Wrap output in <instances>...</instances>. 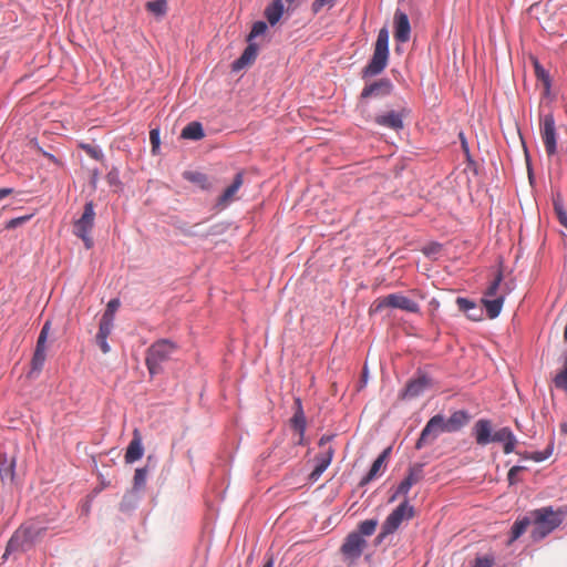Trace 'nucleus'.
I'll list each match as a JSON object with an SVG mask.
<instances>
[{
  "instance_id": "obj_1",
  "label": "nucleus",
  "mask_w": 567,
  "mask_h": 567,
  "mask_svg": "<svg viewBox=\"0 0 567 567\" xmlns=\"http://www.w3.org/2000/svg\"><path fill=\"white\" fill-rule=\"evenodd\" d=\"M530 516L534 524L532 537L539 540L563 523L565 512L561 509L554 511L553 507L547 506L530 512Z\"/></svg>"
},
{
  "instance_id": "obj_2",
  "label": "nucleus",
  "mask_w": 567,
  "mask_h": 567,
  "mask_svg": "<svg viewBox=\"0 0 567 567\" xmlns=\"http://www.w3.org/2000/svg\"><path fill=\"white\" fill-rule=\"evenodd\" d=\"M177 346L167 339L154 342L146 351L145 363L151 375L163 371V364L176 352Z\"/></svg>"
},
{
  "instance_id": "obj_3",
  "label": "nucleus",
  "mask_w": 567,
  "mask_h": 567,
  "mask_svg": "<svg viewBox=\"0 0 567 567\" xmlns=\"http://www.w3.org/2000/svg\"><path fill=\"white\" fill-rule=\"evenodd\" d=\"M389 59V32L386 28L379 31L372 59L363 69V76L380 74L386 66Z\"/></svg>"
},
{
  "instance_id": "obj_4",
  "label": "nucleus",
  "mask_w": 567,
  "mask_h": 567,
  "mask_svg": "<svg viewBox=\"0 0 567 567\" xmlns=\"http://www.w3.org/2000/svg\"><path fill=\"white\" fill-rule=\"evenodd\" d=\"M41 534L42 529L35 526L34 523H28L22 525L20 528L16 530V533L8 542L4 556L11 551L29 549L33 545V543L41 536Z\"/></svg>"
},
{
  "instance_id": "obj_5",
  "label": "nucleus",
  "mask_w": 567,
  "mask_h": 567,
  "mask_svg": "<svg viewBox=\"0 0 567 567\" xmlns=\"http://www.w3.org/2000/svg\"><path fill=\"white\" fill-rule=\"evenodd\" d=\"M385 308L400 309L411 313L420 312L419 303L400 292L375 299L371 306V311L380 312Z\"/></svg>"
},
{
  "instance_id": "obj_6",
  "label": "nucleus",
  "mask_w": 567,
  "mask_h": 567,
  "mask_svg": "<svg viewBox=\"0 0 567 567\" xmlns=\"http://www.w3.org/2000/svg\"><path fill=\"white\" fill-rule=\"evenodd\" d=\"M94 220V204L93 202H89L84 206L82 216L73 224V234L83 240L86 249H91L93 247V239L90 234L93 229Z\"/></svg>"
},
{
  "instance_id": "obj_7",
  "label": "nucleus",
  "mask_w": 567,
  "mask_h": 567,
  "mask_svg": "<svg viewBox=\"0 0 567 567\" xmlns=\"http://www.w3.org/2000/svg\"><path fill=\"white\" fill-rule=\"evenodd\" d=\"M414 516V507L404 499L384 520L381 536L394 533L403 520H409Z\"/></svg>"
},
{
  "instance_id": "obj_8",
  "label": "nucleus",
  "mask_w": 567,
  "mask_h": 567,
  "mask_svg": "<svg viewBox=\"0 0 567 567\" xmlns=\"http://www.w3.org/2000/svg\"><path fill=\"white\" fill-rule=\"evenodd\" d=\"M540 135L548 156L557 152V134L555 120L551 114H546L540 120Z\"/></svg>"
},
{
  "instance_id": "obj_9",
  "label": "nucleus",
  "mask_w": 567,
  "mask_h": 567,
  "mask_svg": "<svg viewBox=\"0 0 567 567\" xmlns=\"http://www.w3.org/2000/svg\"><path fill=\"white\" fill-rule=\"evenodd\" d=\"M447 433L443 423V415L437 414L431 417L421 432L416 443L417 447L432 443L440 434Z\"/></svg>"
},
{
  "instance_id": "obj_10",
  "label": "nucleus",
  "mask_w": 567,
  "mask_h": 567,
  "mask_svg": "<svg viewBox=\"0 0 567 567\" xmlns=\"http://www.w3.org/2000/svg\"><path fill=\"white\" fill-rule=\"evenodd\" d=\"M424 478L422 465H414L409 468L406 477L399 484L394 494L390 497V502H394L399 496H406L411 487L420 483Z\"/></svg>"
},
{
  "instance_id": "obj_11",
  "label": "nucleus",
  "mask_w": 567,
  "mask_h": 567,
  "mask_svg": "<svg viewBox=\"0 0 567 567\" xmlns=\"http://www.w3.org/2000/svg\"><path fill=\"white\" fill-rule=\"evenodd\" d=\"M367 542L364 538L358 533H351L347 536L341 551L348 559H357L361 556L363 548L365 547Z\"/></svg>"
},
{
  "instance_id": "obj_12",
  "label": "nucleus",
  "mask_w": 567,
  "mask_h": 567,
  "mask_svg": "<svg viewBox=\"0 0 567 567\" xmlns=\"http://www.w3.org/2000/svg\"><path fill=\"white\" fill-rule=\"evenodd\" d=\"M244 184V173L239 172L236 174L233 183L223 192L217 199V205L221 208L228 206L233 200L236 199V195Z\"/></svg>"
},
{
  "instance_id": "obj_13",
  "label": "nucleus",
  "mask_w": 567,
  "mask_h": 567,
  "mask_svg": "<svg viewBox=\"0 0 567 567\" xmlns=\"http://www.w3.org/2000/svg\"><path fill=\"white\" fill-rule=\"evenodd\" d=\"M394 38L399 42H406L410 39L411 27L406 13L398 10L394 14Z\"/></svg>"
},
{
  "instance_id": "obj_14",
  "label": "nucleus",
  "mask_w": 567,
  "mask_h": 567,
  "mask_svg": "<svg viewBox=\"0 0 567 567\" xmlns=\"http://www.w3.org/2000/svg\"><path fill=\"white\" fill-rule=\"evenodd\" d=\"M374 122L383 127L399 131L403 128V113L396 111H390L385 114L377 115Z\"/></svg>"
},
{
  "instance_id": "obj_15",
  "label": "nucleus",
  "mask_w": 567,
  "mask_h": 567,
  "mask_svg": "<svg viewBox=\"0 0 567 567\" xmlns=\"http://www.w3.org/2000/svg\"><path fill=\"white\" fill-rule=\"evenodd\" d=\"M473 433L478 445L492 443L494 432L491 421L485 419L478 420L473 427Z\"/></svg>"
},
{
  "instance_id": "obj_16",
  "label": "nucleus",
  "mask_w": 567,
  "mask_h": 567,
  "mask_svg": "<svg viewBox=\"0 0 567 567\" xmlns=\"http://www.w3.org/2000/svg\"><path fill=\"white\" fill-rule=\"evenodd\" d=\"M492 442L503 444L504 453L509 454L514 452L517 440L509 427H502L493 433Z\"/></svg>"
},
{
  "instance_id": "obj_17",
  "label": "nucleus",
  "mask_w": 567,
  "mask_h": 567,
  "mask_svg": "<svg viewBox=\"0 0 567 567\" xmlns=\"http://www.w3.org/2000/svg\"><path fill=\"white\" fill-rule=\"evenodd\" d=\"M393 89L392 83L388 79H381L379 81L373 82L370 85H367L361 93L363 99L370 96H384L391 93Z\"/></svg>"
},
{
  "instance_id": "obj_18",
  "label": "nucleus",
  "mask_w": 567,
  "mask_h": 567,
  "mask_svg": "<svg viewBox=\"0 0 567 567\" xmlns=\"http://www.w3.org/2000/svg\"><path fill=\"white\" fill-rule=\"evenodd\" d=\"M470 421V416L465 411H456L449 419L443 416V423L447 433L456 432L465 426Z\"/></svg>"
},
{
  "instance_id": "obj_19",
  "label": "nucleus",
  "mask_w": 567,
  "mask_h": 567,
  "mask_svg": "<svg viewBox=\"0 0 567 567\" xmlns=\"http://www.w3.org/2000/svg\"><path fill=\"white\" fill-rule=\"evenodd\" d=\"M505 300V293H501L495 298H482V303L486 309L489 319H495L502 311Z\"/></svg>"
},
{
  "instance_id": "obj_20",
  "label": "nucleus",
  "mask_w": 567,
  "mask_h": 567,
  "mask_svg": "<svg viewBox=\"0 0 567 567\" xmlns=\"http://www.w3.org/2000/svg\"><path fill=\"white\" fill-rule=\"evenodd\" d=\"M456 305L461 311L466 313L468 319L474 321L482 319V310L476 307L475 302L466 298L458 297L456 299Z\"/></svg>"
},
{
  "instance_id": "obj_21",
  "label": "nucleus",
  "mask_w": 567,
  "mask_h": 567,
  "mask_svg": "<svg viewBox=\"0 0 567 567\" xmlns=\"http://www.w3.org/2000/svg\"><path fill=\"white\" fill-rule=\"evenodd\" d=\"M258 48L254 43H249L245 49L239 59L233 63V69L238 71L249 64H251L257 58Z\"/></svg>"
},
{
  "instance_id": "obj_22",
  "label": "nucleus",
  "mask_w": 567,
  "mask_h": 567,
  "mask_svg": "<svg viewBox=\"0 0 567 567\" xmlns=\"http://www.w3.org/2000/svg\"><path fill=\"white\" fill-rule=\"evenodd\" d=\"M143 456V445H142V437L140 433L135 430L134 436L132 441L130 442L126 454H125V461H137Z\"/></svg>"
},
{
  "instance_id": "obj_23",
  "label": "nucleus",
  "mask_w": 567,
  "mask_h": 567,
  "mask_svg": "<svg viewBox=\"0 0 567 567\" xmlns=\"http://www.w3.org/2000/svg\"><path fill=\"white\" fill-rule=\"evenodd\" d=\"M285 7L282 0H272L265 9V17L270 25H275L282 17Z\"/></svg>"
},
{
  "instance_id": "obj_24",
  "label": "nucleus",
  "mask_w": 567,
  "mask_h": 567,
  "mask_svg": "<svg viewBox=\"0 0 567 567\" xmlns=\"http://www.w3.org/2000/svg\"><path fill=\"white\" fill-rule=\"evenodd\" d=\"M297 411L295 412L291 419V426L295 432L302 439L305 430H306V417L302 411V405L300 399H296Z\"/></svg>"
},
{
  "instance_id": "obj_25",
  "label": "nucleus",
  "mask_w": 567,
  "mask_h": 567,
  "mask_svg": "<svg viewBox=\"0 0 567 567\" xmlns=\"http://www.w3.org/2000/svg\"><path fill=\"white\" fill-rule=\"evenodd\" d=\"M183 177L204 190L209 189L212 186L208 176L197 171H185Z\"/></svg>"
},
{
  "instance_id": "obj_26",
  "label": "nucleus",
  "mask_w": 567,
  "mask_h": 567,
  "mask_svg": "<svg viewBox=\"0 0 567 567\" xmlns=\"http://www.w3.org/2000/svg\"><path fill=\"white\" fill-rule=\"evenodd\" d=\"M427 386V380L425 378H419L416 380H412L408 383L405 391H404V398H415L420 395Z\"/></svg>"
},
{
  "instance_id": "obj_27",
  "label": "nucleus",
  "mask_w": 567,
  "mask_h": 567,
  "mask_svg": "<svg viewBox=\"0 0 567 567\" xmlns=\"http://www.w3.org/2000/svg\"><path fill=\"white\" fill-rule=\"evenodd\" d=\"M182 137L186 140L198 141L205 136L203 126L199 122H190L182 131Z\"/></svg>"
},
{
  "instance_id": "obj_28",
  "label": "nucleus",
  "mask_w": 567,
  "mask_h": 567,
  "mask_svg": "<svg viewBox=\"0 0 567 567\" xmlns=\"http://www.w3.org/2000/svg\"><path fill=\"white\" fill-rule=\"evenodd\" d=\"M533 523L532 516L524 517L522 519L516 520L512 526V535L509 542L513 543L518 539L527 529V527Z\"/></svg>"
},
{
  "instance_id": "obj_29",
  "label": "nucleus",
  "mask_w": 567,
  "mask_h": 567,
  "mask_svg": "<svg viewBox=\"0 0 567 567\" xmlns=\"http://www.w3.org/2000/svg\"><path fill=\"white\" fill-rule=\"evenodd\" d=\"M45 351H47L45 346L37 344L35 351L33 353L32 362H31L33 371H38V372L41 371V369L45 362V358H47Z\"/></svg>"
},
{
  "instance_id": "obj_30",
  "label": "nucleus",
  "mask_w": 567,
  "mask_h": 567,
  "mask_svg": "<svg viewBox=\"0 0 567 567\" xmlns=\"http://www.w3.org/2000/svg\"><path fill=\"white\" fill-rule=\"evenodd\" d=\"M503 281V272L499 270L494 280L489 284V286L487 287L486 291L484 292V298H495V297H498L499 295L497 293L498 292V289H499V286H501V282Z\"/></svg>"
},
{
  "instance_id": "obj_31",
  "label": "nucleus",
  "mask_w": 567,
  "mask_h": 567,
  "mask_svg": "<svg viewBox=\"0 0 567 567\" xmlns=\"http://www.w3.org/2000/svg\"><path fill=\"white\" fill-rule=\"evenodd\" d=\"M331 437H321L319 445L321 449V456L318 461H331L333 457V450L331 447Z\"/></svg>"
},
{
  "instance_id": "obj_32",
  "label": "nucleus",
  "mask_w": 567,
  "mask_h": 567,
  "mask_svg": "<svg viewBox=\"0 0 567 567\" xmlns=\"http://www.w3.org/2000/svg\"><path fill=\"white\" fill-rule=\"evenodd\" d=\"M554 383L556 388L566 391L567 390V354L564 360L563 370L555 377Z\"/></svg>"
},
{
  "instance_id": "obj_33",
  "label": "nucleus",
  "mask_w": 567,
  "mask_h": 567,
  "mask_svg": "<svg viewBox=\"0 0 567 567\" xmlns=\"http://www.w3.org/2000/svg\"><path fill=\"white\" fill-rule=\"evenodd\" d=\"M378 522L375 519H367L360 523L359 530L357 532L362 537L363 536H371L377 528Z\"/></svg>"
},
{
  "instance_id": "obj_34",
  "label": "nucleus",
  "mask_w": 567,
  "mask_h": 567,
  "mask_svg": "<svg viewBox=\"0 0 567 567\" xmlns=\"http://www.w3.org/2000/svg\"><path fill=\"white\" fill-rule=\"evenodd\" d=\"M383 464L384 463H372V467L370 468L369 473L361 478L360 485L370 483L380 474L381 471H384Z\"/></svg>"
},
{
  "instance_id": "obj_35",
  "label": "nucleus",
  "mask_w": 567,
  "mask_h": 567,
  "mask_svg": "<svg viewBox=\"0 0 567 567\" xmlns=\"http://www.w3.org/2000/svg\"><path fill=\"white\" fill-rule=\"evenodd\" d=\"M120 300L114 298V299H111L107 305H106V309L104 311V313L102 315V318L103 319H106V320H111V321H114V316H115V312L117 311V309L120 308Z\"/></svg>"
},
{
  "instance_id": "obj_36",
  "label": "nucleus",
  "mask_w": 567,
  "mask_h": 567,
  "mask_svg": "<svg viewBox=\"0 0 567 567\" xmlns=\"http://www.w3.org/2000/svg\"><path fill=\"white\" fill-rule=\"evenodd\" d=\"M148 11L154 14L162 16L166 12V0H154L146 4Z\"/></svg>"
},
{
  "instance_id": "obj_37",
  "label": "nucleus",
  "mask_w": 567,
  "mask_h": 567,
  "mask_svg": "<svg viewBox=\"0 0 567 567\" xmlns=\"http://www.w3.org/2000/svg\"><path fill=\"white\" fill-rule=\"evenodd\" d=\"M16 463H0V478L13 481Z\"/></svg>"
},
{
  "instance_id": "obj_38",
  "label": "nucleus",
  "mask_w": 567,
  "mask_h": 567,
  "mask_svg": "<svg viewBox=\"0 0 567 567\" xmlns=\"http://www.w3.org/2000/svg\"><path fill=\"white\" fill-rule=\"evenodd\" d=\"M147 466L137 468L134 475V489H141L145 486Z\"/></svg>"
},
{
  "instance_id": "obj_39",
  "label": "nucleus",
  "mask_w": 567,
  "mask_h": 567,
  "mask_svg": "<svg viewBox=\"0 0 567 567\" xmlns=\"http://www.w3.org/2000/svg\"><path fill=\"white\" fill-rule=\"evenodd\" d=\"M113 326H114V321L101 318L100 326H99V331H97L96 336L97 337H107L109 338V336L111 334V332L113 330Z\"/></svg>"
},
{
  "instance_id": "obj_40",
  "label": "nucleus",
  "mask_w": 567,
  "mask_h": 567,
  "mask_svg": "<svg viewBox=\"0 0 567 567\" xmlns=\"http://www.w3.org/2000/svg\"><path fill=\"white\" fill-rule=\"evenodd\" d=\"M339 0H315L311 4L313 13H319L323 8L331 9Z\"/></svg>"
},
{
  "instance_id": "obj_41",
  "label": "nucleus",
  "mask_w": 567,
  "mask_h": 567,
  "mask_svg": "<svg viewBox=\"0 0 567 567\" xmlns=\"http://www.w3.org/2000/svg\"><path fill=\"white\" fill-rule=\"evenodd\" d=\"M554 208H555V213L557 215V218H558L559 223L565 228H567V213L565 212L563 204L559 200L555 199L554 200Z\"/></svg>"
},
{
  "instance_id": "obj_42",
  "label": "nucleus",
  "mask_w": 567,
  "mask_h": 567,
  "mask_svg": "<svg viewBox=\"0 0 567 567\" xmlns=\"http://www.w3.org/2000/svg\"><path fill=\"white\" fill-rule=\"evenodd\" d=\"M330 463H318L308 476L310 483L317 482Z\"/></svg>"
},
{
  "instance_id": "obj_43",
  "label": "nucleus",
  "mask_w": 567,
  "mask_h": 567,
  "mask_svg": "<svg viewBox=\"0 0 567 567\" xmlns=\"http://www.w3.org/2000/svg\"><path fill=\"white\" fill-rule=\"evenodd\" d=\"M267 30V24L264 21H257L252 24L251 31L248 35V40L264 34Z\"/></svg>"
},
{
  "instance_id": "obj_44",
  "label": "nucleus",
  "mask_w": 567,
  "mask_h": 567,
  "mask_svg": "<svg viewBox=\"0 0 567 567\" xmlns=\"http://www.w3.org/2000/svg\"><path fill=\"white\" fill-rule=\"evenodd\" d=\"M525 470V467L523 466H513L509 472H508V475H507V478H508V482L511 485L517 483L519 480H518V474Z\"/></svg>"
},
{
  "instance_id": "obj_45",
  "label": "nucleus",
  "mask_w": 567,
  "mask_h": 567,
  "mask_svg": "<svg viewBox=\"0 0 567 567\" xmlns=\"http://www.w3.org/2000/svg\"><path fill=\"white\" fill-rule=\"evenodd\" d=\"M50 330V322H45L40 331V334L38 337L37 344L39 346H45L48 334Z\"/></svg>"
},
{
  "instance_id": "obj_46",
  "label": "nucleus",
  "mask_w": 567,
  "mask_h": 567,
  "mask_svg": "<svg viewBox=\"0 0 567 567\" xmlns=\"http://www.w3.org/2000/svg\"><path fill=\"white\" fill-rule=\"evenodd\" d=\"M82 148L86 152L87 155H90L94 159H100L102 157L101 151L92 145L84 144L82 145Z\"/></svg>"
},
{
  "instance_id": "obj_47",
  "label": "nucleus",
  "mask_w": 567,
  "mask_h": 567,
  "mask_svg": "<svg viewBox=\"0 0 567 567\" xmlns=\"http://www.w3.org/2000/svg\"><path fill=\"white\" fill-rule=\"evenodd\" d=\"M96 344L100 347L101 351L106 354L111 351L110 344L107 343V337H95Z\"/></svg>"
},
{
  "instance_id": "obj_48",
  "label": "nucleus",
  "mask_w": 567,
  "mask_h": 567,
  "mask_svg": "<svg viewBox=\"0 0 567 567\" xmlns=\"http://www.w3.org/2000/svg\"><path fill=\"white\" fill-rule=\"evenodd\" d=\"M494 559L492 557H477L473 567H492Z\"/></svg>"
},
{
  "instance_id": "obj_49",
  "label": "nucleus",
  "mask_w": 567,
  "mask_h": 567,
  "mask_svg": "<svg viewBox=\"0 0 567 567\" xmlns=\"http://www.w3.org/2000/svg\"><path fill=\"white\" fill-rule=\"evenodd\" d=\"M29 219H30V216H22V217L13 218L8 221L7 228H16Z\"/></svg>"
},
{
  "instance_id": "obj_50",
  "label": "nucleus",
  "mask_w": 567,
  "mask_h": 567,
  "mask_svg": "<svg viewBox=\"0 0 567 567\" xmlns=\"http://www.w3.org/2000/svg\"><path fill=\"white\" fill-rule=\"evenodd\" d=\"M151 143L153 145V148L158 147L159 145V134L157 130H152L150 133Z\"/></svg>"
},
{
  "instance_id": "obj_51",
  "label": "nucleus",
  "mask_w": 567,
  "mask_h": 567,
  "mask_svg": "<svg viewBox=\"0 0 567 567\" xmlns=\"http://www.w3.org/2000/svg\"><path fill=\"white\" fill-rule=\"evenodd\" d=\"M391 447H386L374 461H385L390 456Z\"/></svg>"
},
{
  "instance_id": "obj_52",
  "label": "nucleus",
  "mask_w": 567,
  "mask_h": 567,
  "mask_svg": "<svg viewBox=\"0 0 567 567\" xmlns=\"http://www.w3.org/2000/svg\"><path fill=\"white\" fill-rule=\"evenodd\" d=\"M12 193H13L12 188H1L0 189V200L3 199L4 197L11 195Z\"/></svg>"
},
{
  "instance_id": "obj_53",
  "label": "nucleus",
  "mask_w": 567,
  "mask_h": 567,
  "mask_svg": "<svg viewBox=\"0 0 567 567\" xmlns=\"http://www.w3.org/2000/svg\"><path fill=\"white\" fill-rule=\"evenodd\" d=\"M460 137L462 138V146H463L464 151L467 153L468 152L467 144H466V141L463 138L462 133L460 134Z\"/></svg>"
},
{
  "instance_id": "obj_54",
  "label": "nucleus",
  "mask_w": 567,
  "mask_h": 567,
  "mask_svg": "<svg viewBox=\"0 0 567 567\" xmlns=\"http://www.w3.org/2000/svg\"><path fill=\"white\" fill-rule=\"evenodd\" d=\"M560 431L563 434L567 435V422L561 423Z\"/></svg>"
},
{
  "instance_id": "obj_55",
  "label": "nucleus",
  "mask_w": 567,
  "mask_h": 567,
  "mask_svg": "<svg viewBox=\"0 0 567 567\" xmlns=\"http://www.w3.org/2000/svg\"><path fill=\"white\" fill-rule=\"evenodd\" d=\"M545 456H540L539 454H534V461L535 462H538V461H544Z\"/></svg>"
},
{
  "instance_id": "obj_56",
  "label": "nucleus",
  "mask_w": 567,
  "mask_h": 567,
  "mask_svg": "<svg viewBox=\"0 0 567 567\" xmlns=\"http://www.w3.org/2000/svg\"><path fill=\"white\" fill-rule=\"evenodd\" d=\"M262 567H274V560L269 559Z\"/></svg>"
},
{
  "instance_id": "obj_57",
  "label": "nucleus",
  "mask_w": 567,
  "mask_h": 567,
  "mask_svg": "<svg viewBox=\"0 0 567 567\" xmlns=\"http://www.w3.org/2000/svg\"><path fill=\"white\" fill-rule=\"evenodd\" d=\"M1 461H8V458H7V457H3ZM9 461L14 462V461H16V456H11V457L9 458Z\"/></svg>"
},
{
  "instance_id": "obj_58",
  "label": "nucleus",
  "mask_w": 567,
  "mask_h": 567,
  "mask_svg": "<svg viewBox=\"0 0 567 567\" xmlns=\"http://www.w3.org/2000/svg\"><path fill=\"white\" fill-rule=\"evenodd\" d=\"M288 3H292L295 2L296 0H286Z\"/></svg>"
},
{
  "instance_id": "obj_59",
  "label": "nucleus",
  "mask_w": 567,
  "mask_h": 567,
  "mask_svg": "<svg viewBox=\"0 0 567 567\" xmlns=\"http://www.w3.org/2000/svg\"><path fill=\"white\" fill-rule=\"evenodd\" d=\"M566 392H567V390H566Z\"/></svg>"
}]
</instances>
